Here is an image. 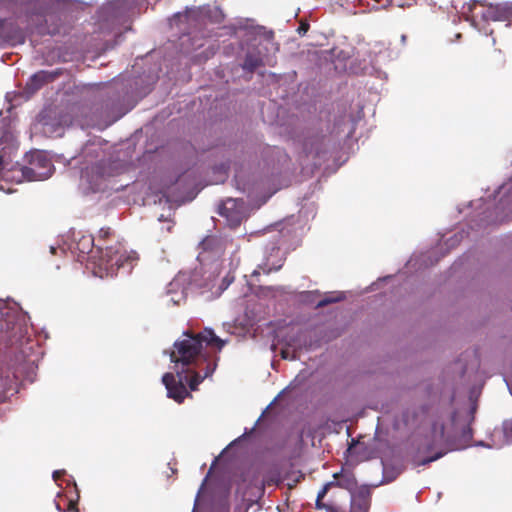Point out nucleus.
I'll return each instance as SVG.
<instances>
[{
    "mask_svg": "<svg viewBox=\"0 0 512 512\" xmlns=\"http://www.w3.org/2000/svg\"><path fill=\"white\" fill-rule=\"evenodd\" d=\"M32 22L35 24V26H38V22H34L33 19H32Z\"/></svg>",
    "mask_w": 512,
    "mask_h": 512,
    "instance_id": "obj_53",
    "label": "nucleus"
},
{
    "mask_svg": "<svg viewBox=\"0 0 512 512\" xmlns=\"http://www.w3.org/2000/svg\"><path fill=\"white\" fill-rule=\"evenodd\" d=\"M474 16H480L484 22L498 21L506 22V26L512 25V2L499 4L476 5Z\"/></svg>",
    "mask_w": 512,
    "mask_h": 512,
    "instance_id": "obj_13",
    "label": "nucleus"
},
{
    "mask_svg": "<svg viewBox=\"0 0 512 512\" xmlns=\"http://www.w3.org/2000/svg\"><path fill=\"white\" fill-rule=\"evenodd\" d=\"M226 342L209 328L199 334L184 332L182 338L175 341L174 349L170 352L175 374L166 373L162 377L167 396L180 403L189 395L186 385L190 390H196L204 379L213 374L217 366L205 347H216L220 351Z\"/></svg>",
    "mask_w": 512,
    "mask_h": 512,
    "instance_id": "obj_2",
    "label": "nucleus"
},
{
    "mask_svg": "<svg viewBox=\"0 0 512 512\" xmlns=\"http://www.w3.org/2000/svg\"><path fill=\"white\" fill-rule=\"evenodd\" d=\"M304 381V376L298 375L296 378L275 398L274 402L271 403L266 409H264L259 416H267L268 409L274 403L280 405L286 398H294L299 394L298 386Z\"/></svg>",
    "mask_w": 512,
    "mask_h": 512,
    "instance_id": "obj_21",
    "label": "nucleus"
},
{
    "mask_svg": "<svg viewBox=\"0 0 512 512\" xmlns=\"http://www.w3.org/2000/svg\"><path fill=\"white\" fill-rule=\"evenodd\" d=\"M218 459H219V457H216V458L213 460L210 470L215 466V464L217 463Z\"/></svg>",
    "mask_w": 512,
    "mask_h": 512,
    "instance_id": "obj_44",
    "label": "nucleus"
},
{
    "mask_svg": "<svg viewBox=\"0 0 512 512\" xmlns=\"http://www.w3.org/2000/svg\"><path fill=\"white\" fill-rule=\"evenodd\" d=\"M474 26L479 30V32L485 34V35H489V34H492L493 30L492 29H489L487 25H480L479 23H476L475 21L473 22Z\"/></svg>",
    "mask_w": 512,
    "mask_h": 512,
    "instance_id": "obj_32",
    "label": "nucleus"
},
{
    "mask_svg": "<svg viewBox=\"0 0 512 512\" xmlns=\"http://www.w3.org/2000/svg\"><path fill=\"white\" fill-rule=\"evenodd\" d=\"M66 474L65 470H55L52 474V478L55 482L59 480V478Z\"/></svg>",
    "mask_w": 512,
    "mask_h": 512,
    "instance_id": "obj_33",
    "label": "nucleus"
},
{
    "mask_svg": "<svg viewBox=\"0 0 512 512\" xmlns=\"http://www.w3.org/2000/svg\"><path fill=\"white\" fill-rule=\"evenodd\" d=\"M43 132L49 136H61L63 134V128L59 123H50L48 121L43 122Z\"/></svg>",
    "mask_w": 512,
    "mask_h": 512,
    "instance_id": "obj_28",
    "label": "nucleus"
},
{
    "mask_svg": "<svg viewBox=\"0 0 512 512\" xmlns=\"http://www.w3.org/2000/svg\"><path fill=\"white\" fill-rule=\"evenodd\" d=\"M56 509L59 511V512H64V510H62L61 506L56 503Z\"/></svg>",
    "mask_w": 512,
    "mask_h": 512,
    "instance_id": "obj_46",
    "label": "nucleus"
},
{
    "mask_svg": "<svg viewBox=\"0 0 512 512\" xmlns=\"http://www.w3.org/2000/svg\"><path fill=\"white\" fill-rule=\"evenodd\" d=\"M353 125L349 120L342 119L331 133L317 128H308L299 136L297 143L300 148L299 157L303 165L316 168L326 161L336 148L341 133L347 137L352 134Z\"/></svg>",
    "mask_w": 512,
    "mask_h": 512,
    "instance_id": "obj_4",
    "label": "nucleus"
},
{
    "mask_svg": "<svg viewBox=\"0 0 512 512\" xmlns=\"http://www.w3.org/2000/svg\"><path fill=\"white\" fill-rule=\"evenodd\" d=\"M68 511L77 512L76 502L73 500L69 501Z\"/></svg>",
    "mask_w": 512,
    "mask_h": 512,
    "instance_id": "obj_38",
    "label": "nucleus"
},
{
    "mask_svg": "<svg viewBox=\"0 0 512 512\" xmlns=\"http://www.w3.org/2000/svg\"><path fill=\"white\" fill-rule=\"evenodd\" d=\"M101 147H100V141H89L82 149V156L84 158H88L90 156H94L95 158H98L100 156Z\"/></svg>",
    "mask_w": 512,
    "mask_h": 512,
    "instance_id": "obj_27",
    "label": "nucleus"
},
{
    "mask_svg": "<svg viewBox=\"0 0 512 512\" xmlns=\"http://www.w3.org/2000/svg\"><path fill=\"white\" fill-rule=\"evenodd\" d=\"M384 477L388 480V481H392L393 480V477H388L387 474H386V469H384Z\"/></svg>",
    "mask_w": 512,
    "mask_h": 512,
    "instance_id": "obj_43",
    "label": "nucleus"
},
{
    "mask_svg": "<svg viewBox=\"0 0 512 512\" xmlns=\"http://www.w3.org/2000/svg\"><path fill=\"white\" fill-rule=\"evenodd\" d=\"M57 76V72H49L41 70L33 74L26 83L25 95L26 98L31 97L36 91H38L45 83L51 82Z\"/></svg>",
    "mask_w": 512,
    "mask_h": 512,
    "instance_id": "obj_20",
    "label": "nucleus"
},
{
    "mask_svg": "<svg viewBox=\"0 0 512 512\" xmlns=\"http://www.w3.org/2000/svg\"><path fill=\"white\" fill-rule=\"evenodd\" d=\"M227 29L240 40L241 48L245 50L244 61L241 64L244 71L252 73L263 65V51L274 54L279 49L274 41V33L263 26L254 25L250 20L239 21Z\"/></svg>",
    "mask_w": 512,
    "mask_h": 512,
    "instance_id": "obj_3",
    "label": "nucleus"
},
{
    "mask_svg": "<svg viewBox=\"0 0 512 512\" xmlns=\"http://www.w3.org/2000/svg\"><path fill=\"white\" fill-rule=\"evenodd\" d=\"M405 40H406V36H405V35H402V36H401V41L404 43V42H405Z\"/></svg>",
    "mask_w": 512,
    "mask_h": 512,
    "instance_id": "obj_48",
    "label": "nucleus"
},
{
    "mask_svg": "<svg viewBox=\"0 0 512 512\" xmlns=\"http://www.w3.org/2000/svg\"><path fill=\"white\" fill-rule=\"evenodd\" d=\"M474 418H377L375 435L405 438L414 466H425L470 446Z\"/></svg>",
    "mask_w": 512,
    "mask_h": 512,
    "instance_id": "obj_1",
    "label": "nucleus"
},
{
    "mask_svg": "<svg viewBox=\"0 0 512 512\" xmlns=\"http://www.w3.org/2000/svg\"><path fill=\"white\" fill-rule=\"evenodd\" d=\"M262 419H263V418L258 417V418H257V421L255 422V424H254V426H253V427H251V428H245L244 433H243L241 436H239L238 438L234 439L232 442H230V444L222 450V452H221V454H220V456H219V457L223 456V455H224L228 450H230V449H231V448H233L234 446H236V445H238L239 443H241V442H242L244 439H246L248 436L252 435V434L255 432V430H256V426L258 425V423H259Z\"/></svg>",
    "mask_w": 512,
    "mask_h": 512,
    "instance_id": "obj_25",
    "label": "nucleus"
},
{
    "mask_svg": "<svg viewBox=\"0 0 512 512\" xmlns=\"http://www.w3.org/2000/svg\"><path fill=\"white\" fill-rule=\"evenodd\" d=\"M115 85L114 83L104 87L105 91L103 95H105L107 99L102 105L101 113L97 119L86 121V125L106 127L126 114L127 110L121 107V97L118 93L116 94Z\"/></svg>",
    "mask_w": 512,
    "mask_h": 512,
    "instance_id": "obj_10",
    "label": "nucleus"
},
{
    "mask_svg": "<svg viewBox=\"0 0 512 512\" xmlns=\"http://www.w3.org/2000/svg\"><path fill=\"white\" fill-rule=\"evenodd\" d=\"M190 275L188 272H180L168 284L166 296L168 303L172 305H180L187 298L190 291H193L190 286Z\"/></svg>",
    "mask_w": 512,
    "mask_h": 512,
    "instance_id": "obj_17",
    "label": "nucleus"
},
{
    "mask_svg": "<svg viewBox=\"0 0 512 512\" xmlns=\"http://www.w3.org/2000/svg\"><path fill=\"white\" fill-rule=\"evenodd\" d=\"M110 233H111V230L109 228H107V229L102 228L99 231V238L100 239L107 238L110 235Z\"/></svg>",
    "mask_w": 512,
    "mask_h": 512,
    "instance_id": "obj_36",
    "label": "nucleus"
},
{
    "mask_svg": "<svg viewBox=\"0 0 512 512\" xmlns=\"http://www.w3.org/2000/svg\"><path fill=\"white\" fill-rule=\"evenodd\" d=\"M271 233L269 243L264 249L263 260L253 271L252 276L279 270L287 254V249L284 247L287 239L298 236L297 229L291 225V219L276 224Z\"/></svg>",
    "mask_w": 512,
    "mask_h": 512,
    "instance_id": "obj_6",
    "label": "nucleus"
},
{
    "mask_svg": "<svg viewBox=\"0 0 512 512\" xmlns=\"http://www.w3.org/2000/svg\"><path fill=\"white\" fill-rule=\"evenodd\" d=\"M215 53L214 47L209 46L207 50L203 52V58L204 60H207L209 57H211Z\"/></svg>",
    "mask_w": 512,
    "mask_h": 512,
    "instance_id": "obj_34",
    "label": "nucleus"
},
{
    "mask_svg": "<svg viewBox=\"0 0 512 512\" xmlns=\"http://www.w3.org/2000/svg\"><path fill=\"white\" fill-rule=\"evenodd\" d=\"M199 493H200V491L198 492V495H197V496H199ZM197 503H198V497H196V499H195L194 508H196ZM192 512H195V509H193V511H192Z\"/></svg>",
    "mask_w": 512,
    "mask_h": 512,
    "instance_id": "obj_45",
    "label": "nucleus"
},
{
    "mask_svg": "<svg viewBox=\"0 0 512 512\" xmlns=\"http://www.w3.org/2000/svg\"><path fill=\"white\" fill-rule=\"evenodd\" d=\"M315 505L317 509H324L326 512H345L338 506L323 503L318 497ZM370 506L371 491L367 486H362L356 493H352L350 512H369Z\"/></svg>",
    "mask_w": 512,
    "mask_h": 512,
    "instance_id": "obj_14",
    "label": "nucleus"
},
{
    "mask_svg": "<svg viewBox=\"0 0 512 512\" xmlns=\"http://www.w3.org/2000/svg\"><path fill=\"white\" fill-rule=\"evenodd\" d=\"M282 358L284 359H294L295 355L294 353H291L288 349L281 351Z\"/></svg>",
    "mask_w": 512,
    "mask_h": 512,
    "instance_id": "obj_35",
    "label": "nucleus"
},
{
    "mask_svg": "<svg viewBox=\"0 0 512 512\" xmlns=\"http://www.w3.org/2000/svg\"><path fill=\"white\" fill-rule=\"evenodd\" d=\"M228 246H232V239L222 235H210L204 238L199 244L197 256L200 264L217 263Z\"/></svg>",
    "mask_w": 512,
    "mask_h": 512,
    "instance_id": "obj_11",
    "label": "nucleus"
},
{
    "mask_svg": "<svg viewBox=\"0 0 512 512\" xmlns=\"http://www.w3.org/2000/svg\"><path fill=\"white\" fill-rule=\"evenodd\" d=\"M127 1L128 0H117L115 3L109 4L107 7H105L104 11L114 18L123 17L131 9V6L128 7L126 5ZM143 2L150 4V0H132L133 5H142Z\"/></svg>",
    "mask_w": 512,
    "mask_h": 512,
    "instance_id": "obj_22",
    "label": "nucleus"
},
{
    "mask_svg": "<svg viewBox=\"0 0 512 512\" xmlns=\"http://www.w3.org/2000/svg\"><path fill=\"white\" fill-rule=\"evenodd\" d=\"M0 190L5 191L3 185L0 184Z\"/></svg>",
    "mask_w": 512,
    "mask_h": 512,
    "instance_id": "obj_50",
    "label": "nucleus"
},
{
    "mask_svg": "<svg viewBox=\"0 0 512 512\" xmlns=\"http://www.w3.org/2000/svg\"><path fill=\"white\" fill-rule=\"evenodd\" d=\"M206 10L202 8L187 9L183 13L174 15L171 25L178 26L187 36L194 34L205 24Z\"/></svg>",
    "mask_w": 512,
    "mask_h": 512,
    "instance_id": "obj_15",
    "label": "nucleus"
},
{
    "mask_svg": "<svg viewBox=\"0 0 512 512\" xmlns=\"http://www.w3.org/2000/svg\"><path fill=\"white\" fill-rule=\"evenodd\" d=\"M219 274V263L201 264L200 268H196L193 272L189 273L190 286L193 290H199L201 293L210 291L212 296L218 297L234 280V277L229 274L219 280Z\"/></svg>",
    "mask_w": 512,
    "mask_h": 512,
    "instance_id": "obj_8",
    "label": "nucleus"
},
{
    "mask_svg": "<svg viewBox=\"0 0 512 512\" xmlns=\"http://www.w3.org/2000/svg\"><path fill=\"white\" fill-rule=\"evenodd\" d=\"M81 181L82 183L87 182L89 184V189L92 192L99 191L103 188V177L97 176L95 179L90 180L89 169H86L84 172H82Z\"/></svg>",
    "mask_w": 512,
    "mask_h": 512,
    "instance_id": "obj_26",
    "label": "nucleus"
},
{
    "mask_svg": "<svg viewBox=\"0 0 512 512\" xmlns=\"http://www.w3.org/2000/svg\"><path fill=\"white\" fill-rule=\"evenodd\" d=\"M93 247L94 239L91 236H83L78 243V249L82 254L93 253L89 259L95 265L94 274L100 278L117 275L119 271L129 274L138 259L135 252H127L121 244L105 248L99 246L95 252Z\"/></svg>",
    "mask_w": 512,
    "mask_h": 512,
    "instance_id": "obj_5",
    "label": "nucleus"
},
{
    "mask_svg": "<svg viewBox=\"0 0 512 512\" xmlns=\"http://www.w3.org/2000/svg\"><path fill=\"white\" fill-rule=\"evenodd\" d=\"M50 251H51V253H52V254H55V252H56V248H55L54 246H51V247H50Z\"/></svg>",
    "mask_w": 512,
    "mask_h": 512,
    "instance_id": "obj_47",
    "label": "nucleus"
},
{
    "mask_svg": "<svg viewBox=\"0 0 512 512\" xmlns=\"http://www.w3.org/2000/svg\"><path fill=\"white\" fill-rule=\"evenodd\" d=\"M344 298V293L334 292L327 294L322 300L317 303V307H323L331 303H336Z\"/></svg>",
    "mask_w": 512,
    "mask_h": 512,
    "instance_id": "obj_29",
    "label": "nucleus"
},
{
    "mask_svg": "<svg viewBox=\"0 0 512 512\" xmlns=\"http://www.w3.org/2000/svg\"><path fill=\"white\" fill-rule=\"evenodd\" d=\"M335 484L334 486L341 487L349 491L350 496L352 493H356L360 488L356 489V479L351 472L341 471L339 473H334L333 475Z\"/></svg>",
    "mask_w": 512,
    "mask_h": 512,
    "instance_id": "obj_23",
    "label": "nucleus"
},
{
    "mask_svg": "<svg viewBox=\"0 0 512 512\" xmlns=\"http://www.w3.org/2000/svg\"><path fill=\"white\" fill-rule=\"evenodd\" d=\"M159 221H170V214L168 216H164L163 214L159 216Z\"/></svg>",
    "mask_w": 512,
    "mask_h": 512,
    "instance_id": "obj_40",
    "label": "nucleus"
},
{
    "mask_svg": "<svg viewBox=\"0 0 512 512\" xmlns=\"http://www.w3.org/2000/svg\"><path fill=\"white\" fill-rule=\"evenodd\" d=\"M494 198H499L498 203L495 205V217L492 218V213L489 212V208H486L480 213L483 215L482 221L503 220L512 215V177L508 182L499 187Z\"/></svg>",
    "mask_w": 512,
    "mask_h": 512,
    "instance_id": "obj_12",
    "label": "nucleus"
},
{
    "mask_svg": "<svg viewBox=\"0 0 512 512\" xmlns=\"http://www.w3.org/2000/svg\"><path fill=\"white\" fill-rule=\"evenodd\" d=\"M166 230L169 232L171 230V225H169Z\"/></svg>",
    "mask_w": 512,
    "mask_h": 512,
    "instance_id": "obj_51",
    "label": "nucleus"
},
{
    "mask_svg": "<svg viewBox=\"0 0 512 512\" xmlns=\"http://www.w3.org/2000/svg\"><path fill=\"white\" fill-rule=\"evenodd\" d=\"M482 201V199L476 201L475 203H471L472 206H475V207H479L480 206V202Z\"/></svg>",
    "mask_w": 512,
    "mask_h": 512,
    "instance_id": "obj_42",
    "label": "nucleus"
},
{
    "mask_svg": "<svg viewBox=\"0 0 512 512\" xmlns=\"http://www.w3.org/2000/svg\"><path fill=\"white\" fill-rule=\"evenodd\" d=\"M236 183H237V188H238V189H241V190H243L244 192L246 191V188H245V187H242V188H241V187L239 186V179H238V177H236Z\"/></svg>",
    "mask_w": 512,
    "mask_h": 512,
    "instance_id": "obj_41",
    "label": "nucleus"
},
{
    "mask_svg": "<svg viewBox=\"0 0 512 512\" xmlns=\"http://www.w3.org/2000/svg\"><path fill=\"white\" fill-rule=\"evenodd\" d=\"M353 418L351 417H348V418H345V422H347L348 420H352Z\"/></svg>",
    "mask_w": 512,
    "mask_h": 512,
    "instance_id": "obj_52",
    "label": "nucleus"
},
{
    "mask_svg": "<svg viewBox=\"0 0 512 512\" xmlns=\"http://www.w3.org/2000/svg\"><path fill=\"white\" fill-rule=\"evenodd\" d=\"M214 12L216 14V16H215L216 17V21H219L223 17L222 12L218 8H215Z\"/></svg>",
    "mask_w": 512,
    "mask_h": 512,
    "instance_id": "obj_39",
    "label": "nucleus"
},
{
    "mask_svg": "<svg viewBox=\"0 0 512 512\" xmlns=\"http://www.w3.org/2000/svg\"><path fill=\"white\" fill-rule=\"evenodd\" d=\"M35 361L34 357L26 354V349H22L7 367L0 363V402L6 401L17 393V379L20 376L33 381L36 370Z\"/></svg>",
    "mask_w": 512,
    "mask_h": 512,
    "instance_id": "obj_7",
    "label": "nucleus"
},
{
    "mask_svg": "<svg viewBox=\"0 0 512 512\" xmlns=\"http://www.w3.org/2000/svg\"><path fill=\"white\" fill-rule=\"evenodd\" d=\"M512 444V418H505L500 427H495L490 434V442L479 441L475 445L500 449Z\"/></svg>",
    "mask_w": 512,
    "mask_h": 512,
    "instance_id": "obj_18",
    "label": "nucleus"
},
{
    "mask_svg": "<svg viewBox=\"0 0 512 512\" xmlns=\"http://www.w3.org/2000/svg\"><path fill=\"white\" fill-rule=\"evenodd\" d=\"M334 484H335V482H332V481L326 483L323 486V488L318 492L317 497L323 499L325 497V495L327 494V492L329 491V489L334 486Z\"/></svg>",
    "mask_w": 512,
    "mask_h": 512,
    "instance_id": "obj_30",
    "label": "nucleus"
},
{
    "mask_svg": "<svg viewBox=\"0 0 512 512\" xmlns=\"http://www.w3.org/2000/svg\"><path fill=\"white\" fill-rule=\"evenodd\" d=\"M219 214L231 227H236L248 216V208L243 199L227 198L219 206Z\"/></svg>",
    "mask_w": 512,
    "mask_h": 512,
    "instance_id": "obj_16",
    "label": "nucleus"
},
{
    "mask_svg": "<svg viewBox=\"0 0 512 512\" xmlns=\"http://www.w3.org/2000/svg\"><path fill=\"white\" fill-rule=\"evenodd\" d=\"M18 306L13 303L10 306L6 301L0 299V343L13 345L23 336V327L20 323Z\"/></svg>",
    "mask_w": 512,
    "mask_h": 512,
    "instance_id": "obj_9",
    "label": "nucleus"
},
{
    "mask_svg": "<svg viewBox=\"0 0 512 512\" xmlns=\"http://www.w3.org/2000/svg\"><path fill=\"white\" fill-rule=\"evenodd\" d=\"M47 33H48V34H54V33H56V32H55V30H53V31L48 30V31H47Z\"/></svg>",
    "mask_w": 512,
    "mask_h": 512,
    "instance_id": "obj_49",
    "label": "nucleus"
},
{
    "mask_svg": "<svg viewBox=\"0 0 512 512\" xmlns=\"http://www.w3.org/2000/svg\"><path fill=\"white\" fill-rule=\"evenodd\" d=\"M309 23L306 21H301L299 27L297 28V32L300 36H304L309 30Z\"/></svg>",
    "mask_w": 512,
    "mask_h": 512,
    "instance_id": "obj_31",
    "label": "nucleus"
},
{
    "mask_svg": "<svg viewBox=\"0 0 512 512\" xmlns=\"http://www.w3.org/2000/svg\"><path fill=\"white\" fill-rule=\"evenodd\" d=\"M53 0H28L27 11L31 17L43 18L50 10Z\"/></svg>",
    "mask_w": 512,
    "mask_h": 512,
    "instance_id": "obj_24",
    "label": "nucleus"
},
{
    "mask_svg": "<svg viewBox=\"0 0 512 512\" xmlns=\"http://www.w3.org/2000/svg\"><path fill=\"white\" fill-rule=\"evenodd\" d=\"M470 401H471V403H470V411H469V413L471 415H474L476 413V410H477L476 403L472 400V397L470 398Z\"/></svg>",
    "mask_w": 512,
    "mask_h": 512,
    "instance_id": "obj_37",
    "label": "nucleus"
},
{
    "mask_svg": "<svg viewBox=\"0 0 512 512\" xmlns=\"http://www.w3.org/2000/svg\"><path fill=\"white\" fill-rule=\"evenodd\" d=\"M25 34L19 27H14L11 22L0 19V44L8 43L11 45L23 44Z\"/></svg>",
    "mask_w": 512,
    "mask_h": 512,
    "instance_id": "obj_19",
    "label": "nucleus"
}]
</instances>
